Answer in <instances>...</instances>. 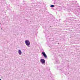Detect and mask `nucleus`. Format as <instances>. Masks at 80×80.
Instances as JSON below:
<instances>
[{
  "instance_id": "1",
  "label": "nucleus",
  "mask_w": 80,
  "mask_h": 80,
  "mask_svg": "<svg viewBox=\"0 0 80 80\" xmlns=\"http://www.w3.org/2000/svg\"><path fill=\"white\" fill-rule=\"evenodd\" d=\"M25 43L27 46L30 47V46H29V45H30V42L28 40H26L25 41Z\"/></svg>"
},
{
  "instance_id": "2",
  "label": "nucleus",
  "mask_w": 80,
  "mask_h": 80,
  "mask_svg": "<svg viewBox=\"0 0 80 80\" xmlns=\"http://www.w3.org/2000/svg\"><path fill=\"white\" fill-rule=\"evenodd\" d=\"M42 54L43 55V56L44 57V58H47V56L46 54H45V52H42Z\"/></svg>"
},
{
  "instance_id": "3",
  "label": "nucleus",
  "mask_w": 80,
  "mask_h": 80,
  "mask_svg": "<svg viewBox=\"0 0 80 80\" xmlns=\"http://www.w3.org/2000/svg\"><path fill=\"white\" fill-rule=\"evenodd\" d=\"M40 62L42 64H43L44 63H45V60L43 59H41L40 60Z\"/></svg>"
},
{
  "instance_id": "4",
  "label": "nucleus",
  "mask_w": 80,
  "mask_h": 80,
  "mask_svg": "<svg viewBox=\"0 0 80 80\" xmlns=\"http://www.w3.org/2000/svg\"><path fill=\"white\" fill-rule=\"evenodd\" d=\"M18 53L19 55H22V51L20 50H18Z\"/></svg>"
},
{
  "instance_id": "5",
  "label": "nucleus",
  "mask_w": 80,
  "mask_h": 80,
  "mask_svg": "<svg viewBox=\"0 0 80 80\" xmlns=\"http://www.w3.org/2000/svg\"><path fill=\"white\" fill-rule=\"evenodd\" d=\"M51 7H54V5H51L50 6Z\"/></svg>"
},
{
  "instance_id": "6",
  "label": "nucleus",
  "mask_w": 80,
  "mask_h": 80,
  "mask_svg": "<svg viewBox=\"0 0 80 80\" xmlns=\"http://www.w3.org/2000/svg\"><path fill=\"white\" fill-rule=\"evenodd\" d=\"M1 29L2 30V28H1Z\"/></svg>"
},
{
  "instance_id": "7",
  "label": "nucleus",
  "mask_w": 80,
  "mask_h": 80,
  "mask_svg": "<svg viewBox=\"0 0 80 80\" xmlns=\"http://www.w3.org/2000/svg\"><path fill=\"white\" fill-rule=\"evenodd\" d=\"M0 80H2V79H0Z\"/></svg>"
}]
</instances>
